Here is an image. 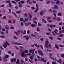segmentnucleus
Listing matches in <instances>:
<instances>
[{"mask_svg":"<svg viewBox=\"0 0 64 64\" xmlns=\"http://www.w3.org/2000/svg\"><path fill=\"white\" fill-rule=\"evenodd\" d=\"M31 36H32V37H36V36L35 35H34L33 34H32L31 35Z\"/></svg>","mask_w":64,"mask_h":64,"instance_id":"nucleus-58","label":"nucleus"},{"mask_svg":"<svg viewBox=\"0 0 64 64\" xmlns=\"http://www.w3.org/2000/svg\"><path fill=\"white\" fill-rule=\"evenodd\" d=\"M64 34H60L59 36V37H64Z\"/></svg>","mask_w":64,"mask_h":64,"instance_id":"nucleus-17","label":"nucleus"},{"mask_svg":"<svg viewBox=\"0 0 64 64\" xmlns=\"http://www.w3.org/2000/svg\"><path fill=\"white\" fill-rule=\"evenodd\" d=\"M42 21L44 23H47V21L43 19H42Z\"/></svg>","mask_w":64,"mask_h":64,"instance_id":"nucleus-10","label":"nucleus"},{"mask_svg":"<svg viewBox=\"0 0 64 64\" xmlns=\"http://www.w3.org/2000/svg\"><path fill=\"white\" fill-rule=\"evenodd\" d=\"M3 19H6V16H4L2 18Z\"/></svg>","mask_w":64,"mask_h":64,"instance_id":"nucleus-56","label":"nucleus"},{"mask_svg":"<svg viewBox=\"0 0 64 64\" xmlns=\"http://www.w3.org/2000/svg\"><path fill=\"white\" fill-rule=\"evenodd\" d=\"M9 58V55H6L4 57L5 59H7V58Z\"/></svg>","mask_w":64,"mask_h":64,"instance_id":"nucleus-13","label":"nucleus"},{"mask_svg":"<svg viewBox=\"0 0 64 64\" xmlns=\"http://www.w3.org/2000/svg\"><path fill=\"white\" fill-rule=\"evenodd\" d=\"M57 62L60 64H61L62 62V60L61 59H60L59 60L57 61Z\"/></svg>","mask_w":64,"mask_h":64,"instance_id":"nucleus-11","label":"nucleus"},{"mask_svg":"<svg viewBox=\"0 0 64 64\" xmlns=\"http://www.w3.org/2000/svg\"><path fill=\"white\" fill-rule=\"evenodd\" d=\"M4 27L6 29H7L8 30H9V27L8 26H5Z\"/></svg>","mask_w":64,"mask_h":64,"instance_id":"nucleus-14","label":"nucleus"},{"mask_svg":"<svg viewBox=\"0 0 64 64\" xmlns=\"http://www.w3.org/2000/svg\"><path fill=\"white\" fill-rule=\"evenodd\" d=\"M28 60H29V62H30V63H34L33 61L30 60V59H29Z\"/></svg>","mask_w":64,"mask_h":64,"instance_id":"nucleus-30","label":"nucleus"},{"mask_svg":"<svg viewBox=\"0 0 64 64\" xmlns=\"http://www.w3.org/2000/svg\"><path fill=\"white\" fill-rule=\"evenodd\" d=\"M23 38H25L26 40L27 41H28V40H29V38L28 36H25L23 37Z\"/></svg>","mask_w":64,"mask_h":64,"instance_id":"nucleus-7","label":"nucleus"},{"mask_svg":"<svg viewBox=\"0 0 64 64\" xmlns=\"http://www.w3.org/2000/svg\"><path fill=\"white\" fill-rule=\"evenodd\" d=\"M38 26H42V24L39 23H38Z\"/></svg>","mask_w":64,"mask_h":64,"instance_id":"nucleus-41","label":"nucleus"},{"mask_svg":"<svg viewBox=\"0 0 64 64\" xmlns=\"http://www.w3.org/2000/svg\"><path fill=\"white\" fill-rule=\"evenodd\" d=\"M36 26H37V25L35 24H31V26L32 27H35Z\"/></svg>","mask_w":64,"mask_h":64,"instance_id":"nucleus-16","label":"nucleus"},{"mask_svg":"<svg viewBox=\"0 0 64 64\" xmlns=\"http://www.w3.org/2000/svg\"><path fill=\"white\" fill-rule=\"evenodd\" d=\"M14 62H16V61H17V60L16 58H14L13 59Z\"/></svg>","mask_w":64,"mask_h":64,"instance_id":"nucleus-43","label":"nucleus"},{"mask_svg":"<svg viewBox=\"0 0 64 64\" xmlns=\"http://www.w3.org/2000/svg\"><path fill=\"white\" fill-rule=\"evenodd\" d=\"M14 39H15L16 40H17L18 39V38L16 37V36H14Z\"/></svg>","mask_w":64,"mask_h":64,"instance_id":"nucleus-54","label":"nucleus"},{"mask_svg":"<svg viewBox=\"0 0 64 64\" xmlns=\"http://www.w3.org/2000/svg\"><path fill=\"white\" fill-rule=\"evenodd\" d=\"M39 9H38L37 8H36V10L34 11V13H37V12L38 11V10H39Z\"/></svg>","mask_w":64,"mask_h":64,"instance_id":"nucleus-24","label":"nucleus"},{"mask_svg":"<svg viewBox=\"0 0 64 64\" xmlns=\"http://www.w3.org/2000/svg\"><path fill=\"white\" fill-rule=\"evenodd\" d=\"M53 38H54L53 37H49V38L50 40H53Z\"/></svg>","mask_w":64,"mask_h":64,"instance_id":"nucleus-36","label":"nucleus"},{"mask_svg":"<svg viewBox=\"0 0 64 64\" xmlns=\"http://www.w3.org/2000/svg\"><path fill=\"white\" fill-rule=\"evenodd\" d=\"M12 22V20H9L8 21V23H9V24H11Z\"/></svg>","mask_w":64,"mask_h":64,"instance_id":"nucleus-27","label":"nucleus"},{"mask_svg":"<svg viewBox=\"0 0 64 64\" xmlns=\"http://www.w3.org/2000/svg\"><path fill=\"white\" fill-rule=\"evenodd\" d=\"M21 26H24V24L22 22H21Z\"/></svg>","mask_w":64,"mask_h":64,"instance_id":"nucleus-57","label":"nucleus"},{"mask_svg":"<svg viewBox=\"0 0 64 64\" xmlns=\"http://www.w3.org/2000/svg\"><path fill=\"white\" fill-rule=\"evenodd\" d=\"M36 6L37 8H36V9H39V8L38 7V5L37 4H36Z\"/></svg>","mask_w":64,"mask_h":64,"instance_id":"nucleus-29","label":"nucleus"},{"mask_svg":"<svg viewBox=\"0 0 64 64\" xmlns=\"http://www.w3.org/2000/svg\"><path fill=\"white\" fill-rule=\"evenodd\" d=\"M28 14V16L30 17V18H32V16H31V15L30 14Z\"/></svg>","mask_w":64,"mask_h":64,"instance_id":"nucleus-32","label":"nucleus"},{"mask_svg":"<svg viewBox=\"0 0 64 64\" xmlns=\"http://www.w3.org/2000/svg\"><path fill=\"white\" fill-rule=\"evenodd\" d=\"M40 14L42 16H43V15H44L45 14V13H44L43 12V10H42L41 12H40Z\"/></svg>","mask_w":64,"mask_h":64,"instance_id":"nucleus-4","label":"nucleus"},{"mask_svg":"<svg viewBox=\"0 0 64 64\" xmlns=\"http://www.w3.org/2000/svg\"><path fill=\"white\" fill-rule=\"evenodd\" d=\"M16 12V14H20V13H21L22 12L21 11L19 10L18 12Z\"/></svg>","mask_w":64,"mask_h":64,"instance_id":"nucleus-19","label":"nucleus"},{"mask_svg":"<svg viewBox=\"0 0 64 64\" xmlns=\"http://www.w3.org/2000/svg\"><path fill=\"white\" fill-rule=\"evenodd\" d=\"M40 58L41 60H42V61L44 62V63H46V62H47V60H44V59L43 58H42V57H41Z\"/></svg>","mask_w":64,"mask_h":64,"instance_id":"nucleus-5","label":"nucleus"},{"mask_svg":"<svg viewBox=\"0 0 64 64\" xmlns=\"http://www.w3.org/2000/svg\"><path fill=\"white\" fill-rule=\"evenodd\" d=\"M23 34L25 35V34H26V31L24 30L23 33Z\"/></svg>","mask_w":64,"mask_h":64,"instance_id":"nucleus-48","label":"nucleus"},{"mask_svg":"<svg viewBox=\"0 0 64 64\" xmlns=\"http://www.w3.org/2000/svg\"><path fill=\"white\" fill-rule=\"evenodd\" d=\"M56 46H55V48H57V49H59V47H58V46L56 44Z\"/></svg>","mask_w":64,"mask_h":64,"instance_id":"nucleus-28","label":"nucleus"},{"mask_svg":"<svg viewBox=\"0 0 64 64\" xmlns=\"http://www.w3.org/2000/svg\"><path fill=\"white\" fill-rule=\"evenodd\" d=\"M0 37H1V38H2V39L3 38H6V36H0Z\"/></svg>","mask_w":64,"mask_h":64,"instance_id":"nucleus-22","label":"nucleus"},{"mask_svg":"<svg viewBox=\"0 0 64 64\" xmlns=\"http://www.w3.org/2000/svg\"><path fill=\"white\" fill-rule=\"evenodd\" d=\"M49 42H48V41H46V42L45 43V44L46 45V48H48L49 46L48 45V44H49Z\"/></svg>","mask_w":64,"mask_h":64,"instance_id":"nucleus-2","label":"nucleus"},{"mask_svg":"<svg viewBox=\"0 0 64 64\" xmlns=\"http://www.w3.org/2000/svg\"><path fill=\"white\" fill-rule=\"evenodd\" d=\"M10 28L11 29H14L15 28L14 27H10Z\"/></svg>","mask_w":64,"mask_h":64,"instance_id":"nucleus-62","label":"nucleus"},{"mask_svg":"<svg viewBox=\"0 0 64 64\" xmlns=\"http://www.w3.org/2000/svg\"><path fill=\"white\" fill-rule=\"evenodd\" d=\"M25 52H23V53H22L21 54V56L22 57H24V55H25Z\"/></svg>","mask_w":64,"mask_h":64,"instance_id":"nucleus-8","label":"nucleus"},{"mask_svg":"<svg viewBox=\"0 0 64 64\" xmlns=\"http://www.w3.org/2000/svg\"><path fill=\"white\" fill-rule=\"evenodd\" d=\"M51 3V2L50 1H48L46 2V4H50Z\"/></svg>","mask_w":64,"mask_h":64,"instance_id":"nucleus-52","label":"nucleus"},{"mask_svg":"<svg viewBox=\"0 0 64 64\" xmlns=\"http://www.w3.org/2000/svg\"><path fill=\"white\" fill-rule=\"evenodd\" d=\"M25 25L27 27H28V24L27 23H25Z\"/></svg>","mask_w":64,"mask_h":64,"instance_id":"nucleus-50","label":"nucleus"},{"mask_svg":"<svg viewBox=\"0 0 64 64\" xmlns=\"http://www.w3.org/2000/svg\"><path fill=\"white\" fill-rule=\"evenodd\" d=\"M6 3H10V0H7L6 2Z\"/></svg>","mask_w":64,"mask_h":64,"instance_id":"nucleus-40","label":"nucleus"},{"mask_svg":"<svg viewBox=\"0 0 64 64\" xmlns=\"http://www.w3.org/2000/svg\"><path fill=\"white\" fill-rule=\"evenodd\" d=\"M54 32L56 35H58V34L57 33L58 32V30L57 29H56L55 30H54Z\"/></svg>","mask_w":64,"mask_h":64,"instance_id":"nucleus-6","label":"nucleus"},{"mask_svg":"<svg viewBox=\"0 0 64 64\" xmlns=\"http://www.w3.org/2000/svg\"><path fill=\"white\" fill-rule=\"evenodd\" d=\"M56 62H52V64H56Z\"/></svg>","mask_w":64,"mask_h":64,"instance_id":"nucleus-64","label":"nucleus"},{"mask_svg":"<svg viewBox=\"0 0 64 64\" xmlns=\"http://www.w3.org/2000/svg\"><path fill=\"white\" fill-rule=\"evenodd\" d=\"M4 6H5V4H4L2 5V6H0V7H1V8H2V7H4Z\"/></svg>","mask_w":64,"mask_h":64,"instance_id":"nucleus-59","label":"nucleus"},{"mask_svg":"<svg viewBox=\"0 0 64 64\" xmlns=\"http://www.w3.org/2000/svg\"><path fill=\"white\" fill-rule=\"evenodd\" d=\"M16 20L14 19L13 20V22H12V23L13 24H15V22H16Z\"/></svg>","mask_w":64,"mask_h":64,"instance_id":"nucleus-23","label":"nucleus"},{"mask_svg":"<svg viewBox=\"0 0 64 64\" xmlns=\"http://www.w3.org/2000/svg\"><path fill=\"white\" fill-rule=\"evenodd\" d=\"M8 46H10V44L7 41H6L4 44L3 46L4 48H6L7 47V46H8Z\"/></svg>","mask_w":64,"mask_h":64,"instance_id":"nucleus-1","label":"nucleus"},{"mask_svg":"<svg viewBox=\"0 0 64 64\" xmlns=\"http://www.w3.org/2000/svg\"><path fill=\"white\" fill-rule=\"evenodd\" d=\"M48 10L49 12H50L51 13H52V12H53V10H52V9H49Z\"/></svg>","mask_w":64,"mask_h":64,"instance_id":"nucleus-39","label":"nucleus"},{"mask_svg":"<svg viewBox=\"0 0 64 64\" xmlns=\"http://www.w3.org/2000/svg\"><path fill=\"white\" fill-rule=\"evenodd\" d=\"M24 1H21L19 2L18 4L19 5H21V3L22 4H24Z\"/></svg>","mask_w":64,"mask_h":64,"instance_id":"nucleus-9","label":"nucleus"},{"mask_svg":"<svg viewBox=\"0 0 64 64\" xmlns=\"http://www.w3.org/2000/svg\"><path fill=\"white\" fill-rule=\"evenodd\" d=\"M20 5L18 6L19 7H20V8H22V7H23V5H21L20 4Z\"/></svg>","mask_w":64,"mask_h":64,"instance_id":"nucleus-42","label":"nucleus"},{"mask_svg":"<svg viewBox=\"0 0 64 64\" xmlns=\"http://www.w3.org/2000/svg\"><path fill=\"white\" fill-rule=\"evenodd\" d=\"M25 53L26 54H27L28 53V52H29V50H25Z\"/></svg>","mask_w":64,"mask_h":64,"instance_id":"nucleus-21","label":"nucleus"},{"mask_svg":"<svg viewBox=\"0 0 64 64\" xmlns=\"http://www.w3.org/2000/svg\"><path fill=\"white\" fill-rule=\"evenodd\" d=\"M31 0H28V2H27V3H29L30 2Z\"/></svg>","mask_w":64,"mask_h":64,"instance_id":"nucleus-63","label":"nucleus"},{"mask_svg":"<svg viewBox=\"0 0 64 64\" xmlns=\"http://www.w3.org/2000/svg\"><path fill=\"white\" fill-rule=\"evenodd\" d=\"M11 2L12 3H13L14 4H15V5H16V2L14 1H12Z\"/></svg>","mask_w":64,"mask_h":64,"instance_id":"nucleus-25","label":"nucleus"},{"mask_svg":"<svg viewBox=\"0 0 64 64\" xmlns=\"http://www.w3.org/2000/svg\"><path fill=\"white\" fill-rule=\"evenodd\" d=\"M58 16H62V14H61V13H59L58 14Z\"/></svg>","mask_w":64,"mask_h":64,"instance_id":"nucleus-45","label":"nucleus"},{"mask_svg":"<svg viewBox=\"0 0 64 64\" xmlns=\"http://www.w3.org/2000/svg\"><path fill=\"white\" fill-rule=\"evenodd\" d=\"M30 31H29V30H28L27 31V33L28 34H30Z\"/></svg>","mask_w":64,"mask_h":64,"instance_id":"nucleus-61","label":"nucleus"},{"mask_svg":"<svg viewBox=\"0 0 64 64\" xmlns=\"http://www.w3.org/2000/svg\"><path fill=\"white\" fill-rule=\"evenodd\" d=\"M56 4L57 5H59L60 4V2L58 0L56 2Z\"/></svg>","mask_w":64,"mask_h":64,"instance_id":"nucleus-18","label":"nucleus"},{"mask_svg":"<svg viewBox=\"0 0 64 64\" xmlns=\"http://www.w3.org/2000/svg\"><path fill=\"white\" fill-rule=\"evenodd\" d=\"M8 53H9L10 54H11V53H12V52L11 51H8Z\"/></svg>","mask_w":64,"mask_h":64,"instance_id":"nucleus-55","label":"nucleus"},{"mask_svg":"<svg viewBox=\"0 0 64 64\" xmlns=\"http://www.w3.org/2000/svg\"><path fill=\"white\" fill-rule=\"evenodd\" d=\"M19 63H20L19 60V59H18L17 60L16 62V64H19Z\"/></svg>","mask_w":64,"mask_h":64,"instance_id":"nucleus-15","label":"nucleus"},{"mask_svg":"<svg viewBox=\"0 0 64 64\" xmlns=\"http://www.w3.org/2000/svg\"><path fill=\"white\" fill-rule=\"evenodd\" d=\"M15 44H16V45H22V44H20L19 43H18L17 42L15 43Z\"/></svg>","mask_w":64,"mask_h":64,"instance_id":"nucleus-20","label":"nucleus"},{"mask_svg":"<svg viewBox=\"0 0 64 64\" xmlns=\"http://www.w3.org/2000/svg\"><path fill=\"white\" fill-rule=\"evenodd\" d=\"M23 20V18H20V21L21 22H22V21Z\"/></svg>","mask_w":64,"mask_h":64,"instance_id":"nucleus-46","label":"nucleus"},{"mask_svg":"<svg viewBox=\"0 0 64 64\" xmlns=\"http://www.w3.org/2000/svg\"><path fill=\"white\" fill-rule=\"evenodd\" d=\"M57 20L58 21H60L61 20V19L60 18H57Z\"/></svg>","mask_w":64,"mask_h":64,"instance_id":"nucleus-31","label":"nucleus"},{"mask_svg":"<svg viewBox=\"0 0 64 64\" xmlns=\"http://www.w3.org/2000/svg\"><path fill=\"white\" fill-rule=\"evenodd\" d=\"M54 7L55 8H56V9H58V8L57 6L56 5L54 6Z\"/></svg>","mask_w":64,"mask_h":64,"instance_id":"nucleus-35","label":"nucleus"},{"mask_svg":"<svg viewBox=\"0 0 64 64\" xmlns=\"http://www.w3.org/2000/svg\"><path fill=\"white\" fill-rule=\"evenodd\" d=\"M50 34H51V33L50 32V33L47 32L46 34V35H48V36H49V35H50Z\"/></svg>","mask_w":64,"mask_h":64,"instance_id":"nucleus-38","label":"nucleus"},{"mask_svg":"<svg viewBox=\"0 0 64 64\" xmlns=\"http://www.w3.org/2000/svg\"><path fill=\"white\" fill-rule=\"evenodd\" d=\"M0 34H2V35H3L4 34V32H3L0 31Z\"/></svg>","mask_w":64,"mask_h":64,"instance_id":"nucleus-44","label":"nucleus"},{"mask_svg":"<svg viewBox=\"0 0 64 64\" xmlns=\"http://www.w3.org/2000/svg\"><path fill=\"white\" fill-rule=\"evenodd\" d=\"M50 23H52V22H53V21L52 20H47Z\"/></svg>","mask_w":64,"mask_h":64,"instance_id":"nucleus-33","label":"nucleus"},{"mask_svg":"<svg viewBox=\"0 0 64 64\" xmlns=\"http://www.w3.org/2000/svg\"><path fill=\"white\" fill-rule=\"evenodd\" d=\"M38 52L40 55L42 56H44V54H43L41 50H38Z\"/></svg>","mask_w":64,"mask_h":64,"instance_id":"nucleus-3","label":"nucleus"},{"mask_svg":"<svg viewBox=\"0 0 64 64\" xmlns=\"http://www.w3.org/2000/svg\"><path fill=\"white\" fill-rule=\"evenodd\" d=\"M36 31H38V32H39L40 31V29H39V28H37Z\"/></svg>","mask_w":64,"mask_h":64,"instance_id":"nucleus-53","label":"nucleus"},{"mask_svg":"<svg viewBox=\"0 0 64 64\" xmlns=\"http://www.w3.org/2000/svg\"><path fill=\"white\" fill-rule=\"evenodd\" d=\"M46 18L48 19L49 20H50L51 18V17L50 16H48L46 17Z\"/></svg>","mask_w":64,"mask_h":64,"instance_id":"nucleus-26","label":"nucleus"},{"mask_svg":"<svg viewBox=\"0 0 64 64\" xmlns=\"http://www.w3.org/2000/svg\"><path fill=\"white\" fill-rule=\"evenodd\" d=\"M25 20L26 21V22H28V19L27 18H25Z\"/></svg>","mask_w":64,"mask_h":64,"instance_id":"nucleus-60","label":"nucleus"},{"mask_svg":"<svg viewBox=\"0 0 64 64\" xmlns=\"http://www.w3.org/2000/svg\"><path fill=\"white\" fill-rule=\"evenodd\" d=\"M53 13H56V12H57V10H53Z\"/></svg>","mask_w":64,"mask_h":64,"instance_id":"nucleus-51","label":"nucleus"},{"mask_svg":"<svg viewBox=\"0 0 64 64\" xmlns=\"http://www.w3.org/2000/svg\"><path fill=\"white\" fill-rule=\"evenodd\" d=\"M30 59H31V60H33L34 59L33 58L32 56H31L30 57Z\"/></svg>","mask_w":64,"mask_h":64,"instance_id":"nucleus-34","label":"nucleus"},{"mask_svg":"<svg viewBox=\"0 0 64 64\" xmlns=\"http://www.w3.org/2000/svg\"><path fill=\"white\" fill-rule=\"evenodd\" d=\"M24 15L26 17H28V16H27V13H25L24 14Z\"/></svg>","mask_w":64,"mask_h":64,"instance_id":"nucleus-47","label":"nucleus"},{"mask_svg":"<svg viewBox=\"0 0 64 64\" xmlns=\"http://www.w3.org/2000/svg\"><path fill=\"white\" fill-rule=\"evenodd\" d=\"M59 33L60 34H62V33H63L62 30L60 31L59 32Z\"/></svg>","mask_w":64,"mask_h":64,"instance_id":"nucleus-49","label":"nucleus"},{"mask_svg":"<svg viewBox=\"0 0 64 64\" xmlns=\"http://www.w3.org/2000/svg\"><path fill=\"white\" fill-rule=\"evenodd\" d=\"M48 26H50L51 28H53V25L52 26H51V25H50L49 24L48 25Z\"/></svg>","mask_w":64,"mask_h":64,"instance_id":"nucleus-37","label":"nucleus"},{"mask_svg":"<svg viewBox=\"0 0 64 64\" xmlns=\"http://www.w3.org/2000/svg\"><path fill=\"white\" fill-rule=\"evenodd\" d=\"M12 14L13 15H14L15 17H16V18H18V16H17L15 13L14 12H12Z\"/></svg>","mask_w":64,"mask_h":64,"instance_id":"nucleus-12","label":"nucleus"}]
</instances>
